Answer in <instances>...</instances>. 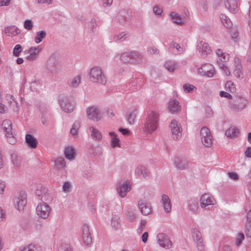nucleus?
<instances>
[{"label":"nucleus","instance_id":"f257e3e1","mask_svg":"<svg viewBox=\"0 0 251 251\" xmlns=\"http://www.w3.org/2000/svg\"><path fill=\"white\" fill-rule=\"evenodd\" d=\"M159 119V114L154 111H151L148 114L143 127V130L147 133H151L155 131L158 127Z\"/></svg>","mask_w":251,"mask_h":251},{"label":"nucleus","instance_id":"f03ea898","mask_svg":"<svg viewBox=\"0 0 251 251\" xmlns=\"http://www.w3.org/2000/svg\"><path fill=\"white\" fill-rule=\"evenodd\" d=\"M89 79L93 83L105 85L107 78L100 67H94L89 72Z\"/></svg>","mask_w":251,"mask_h":251},{"label":"nucleus","instance_id":"7ed1b4c3","mask_svg":"<svg viewBox=\"0 0 251 251\" xmlns=\"http://www.w3.org/2000/svg\"><path fill=\"white\" fill-rule=\"evenodd\" d=\"M46 68L49 72L51 74H57L60 68L59 62L57 56L55 54H51L47 60Z\"/></svg>","mask_w":251,"mask_h":251},{"label":"nucleus","instance_id":"20e7f679","mask_svg":"<svg viewBox=\"0 0 251 251\" xmlns=\"http://www.w3.org/2000/svg\"><path fill=\"white\" fill-rule=\"evenodd\" d=\"M59 103L62 109L64 112L71 113L73 111L75 105L71 102L69 97L63 95H60L59 96Z\"/></svg>","mask_w":251,"mask_h":251},{"label":"nucleus","instance_id":"39448f33","mask_svg":"<svg viewBox=\"0 0 251 251\" xmlns=\"http://www.w3.org/2000/svg\"><path fill=\"white\" fill-rule=\"evenodd\" d=\"M200 135L201 142L204 146L209 147L212 145V136L209 129L207 127L204 126L201 128Z\"/></svg>","mask_w":251,"mask_h":251},{"label":"nucleus","instance_id":"423d86ee","mask_svg":"<svg viewBox=\"0 0 251 251\" xmlns=\"http://www.w3.org/2000/svg\"><path fill=\"white\" fill-rule=\"evenodd\" d=\"M50 207L45 203L39 204L36 208V214L42 219H46L50 213Z\"/></svg>","mask_w":251,"mask_h":251},{"label":"nucleus","instance_id":"0eeeda50","mask_svg":"<svg viewBox=\"0 0 251 251\" xmlns=\"http://www.w3.org/2000/svg\"><path fill=\"white\" fill-rule=\"evenodd\" d=\"M199 75L208 77H212L215 73L214 66L209 63H205L201 65L198 70Z\"/></svg>","mask_w":251,"mask_h":251},{"label":"nucleus","instance_id":"6e6552de","mask_svg":"<svg viewBox=\"0 0 251 251\" xmlns=\"http://www.w3.org/2000/svg\"><path fill=\"white\" fill-rule=\"evenodd\" d=\"M173 137L175 140H179L181 137V126L177 122L173 120L169 125Z\"/></svg>","mask_w":251,"mask_h":251},{"label":"nucleus","instance_id":"1a4fd4ad","mask_svg":"<svg viewBox=\"0 0 251 251\" xmlns=\"http://www.w3.org/2000/svg\"><path fill=\"white\" fill-rule=\"evenodd\" d=\"M157 240L159 246L166 249H170L172 246V242L170 238L163 233L158 234Z\"/></svg>","mask_w":251,"mask_h":251},{"label":"nucleus","instance_id":"9d476101","mask_svg":"<svg viewBox=\"0 0 251 251\" xmlns=\"http://www.w3.org/2000/svg\"><path fill=\"white\" fill-rule=\"evenodd\" d=\"M87 115L89 119L98 121L101 118V111L99 107L92 106L87 108Z\"/></svg>","mask_w":251,"mask_h":251},{"label":"nucleus","instance_id":"9b49d317","mask_svg":"<svg viewBox=\"0 0 251 251\" xmlns=\"http://www.w3.org/2000/svg\"><path fill=\"white\" fill-rule=\"evenodd\" d=\"M26 195L24 191L20 192L18 197L15 199V207L19 211H21L24 209V207L26 204Z\"/></svg>","mask_w":251,"mask_h":251},{"label":"nucleus","instance_id":"f8f14e48","mask_svg":"<svg viewBox=\"0 0 251 251\" xmlns=\"http://www.w3.org/2000/svg\"><path fill=\"white\" fill-rule=\"evenodd\" d=\"M216 201L213 197L208 193L202 195L200 199V204L202 208H205L209 205H214Z\"/></svg>","mask_w":251,"mask_h":251},{"label":"nucleus","instance_id":"ddd939ff","mask_svg":"<svg viewBox=\"0 0 251 251\" xmlns=\"http://www.w3.org/2000/svg\"><path fill=\"white\" fill-rule=\"evenodd\" d=\"M188 164L189 161L185 157L177 156L174 159V165L178 170L186 169L188 167Z\"/></svg>","mask_w":251,"mask_h":251},{"label":"nucleus","instance_id":"4468645a","mask_svg":"<svg viewBox=\"0 0 251 251\" xmlns=\"http://www.w3.org/2000/svg\"><path fill=\"white\" fill-rule=\"evenodd\" d=\"M138 207L142 214L147 216L151 213V207L150 203L143 200H140L138 202Z\"/></svg>","mask_w":251,"mask_h":251},{"label":"nucleus","instance_id":"2eb2a0df","mask_svg":"<svg viewBox=\"0 0 251 251\" xmlns=\"http://www.w3.org/2000/svg\"><path fill=\"white\" fill-rule=\"evenodd\" d=\"M234 68L233 71L235 76L239 79L243 78V73L242 71V66L240 59L238 57L234 58Z\"/></svg>","mask_w":251,"mask_h":251},{"label":"nucleus","instance_id":"dca6fc26","mask_svg":"<svg viewBox=\"0 0 251 251\" xmlns=\"http://www.w3.org/2000/svg\"><path fill=\"white\" fill-rule=\"evenodd\" d=\"M41 48L39 46L32 47L29 48L27 51L29 54L26 57V59L29 61H33L36 60L39 56L40 52L41 51Z\"/></svg>","mask_w":251,"mask_h":251},{"label":"nucleus","instance_id":"f3484780","mask_svg":"<svg viewBox=\"0 0 251 251\" xmlns=\"http://www.w3.org/2000/svg\"><path fill=\"white\" fill-rule=\"evenodd\" d=\"M82 239L84 243L86 245H90L92 242V239L90 232L89 226L84 225L82 226Z\"/></svg>","mask_w":251,"mask_h":251},{"label":"nucleus","instance_id":"a211bd4d","mask_svg":"<svg viewBox=\"0 0 251 251\" xmlns=\"http://www.w3.org/2000/svg\"><path fill=\"white\" fill-rule=\"evenodd\" d=\"M131 188V184L130 183H121L117 188V192L121 197L124 198L126 196L127 193L130 190Z\"/></svg>","mask_w":251,"mask_h":251},{"label":"nucleus","instance_id":"6ab92c4d","mask_svg":"<svg viewBox=\"0 0 251 251\" xmlns=\"http://www.w3.org/2000/svg\"><path fill=\"white\" fill-rule=\"evenodd\" d=\"M161 203L165 212L166 213H168L171 212L172 210V203L171 199L168 195L166 194H163L162 195Z\"/></svg>","mask_w":251,"mask_h":251},{"label":"nucleus","instance_id":"aec40b11","mask_svg":"<svg viewBox=\"0 0 251 251\" xmlns=\"http://www.w3.org/2000/svg\"><path fill=\"white\" fill-rule=\"evenodd\" d=\"M197 48L200 54L203 57L206 56L211 52V50L208 45L203 42H200L198 44Z\"/></svg>","mask_w":251,"mask_h":251},{"label":"nucleus","instance_id":"412c9836","mask_svg":"<svg viewBox=\"0 0 251 251\" xmlns=\"http://www.w3.org/2000/svg\"><path fill=\"white\" fill-rule=\"evenodd\" d=\"M149 174L147 168L142 165H138L135 170V175L140 178H146L149 176Z\"/></svg>","mask_w":251,"mask_h":251},{"label":"nucleus","instance_id":"4be33fe9","mask_svg":"<svg viewBox=\"0 0 251 251\" xmlns=\"http://www.w3.org/2000/svg\"><path fill=\"white\" fill-rule=\"evenodd\" d=\"M168 107L170 112L172 114L178 112L180 109L179 103L176 100H171L169 102Z\"/></svg>","mask_w":251,"mask_h":251},{"label":"nucleus","instance_id":"5701e85b","mask_svg":"<svg viewBox=\"0 0 251 251\" xmlns=\"http://www.w3.org/2000/svg\"><path fill=\"white\" fill-rule=\"evenodd\" d=\"M92 138L97 142H100L102 136L101 133L97 128L92 126L89 128Z\"/></svg>","mask_w":251,"mask_h":251},{"label":"nucleus","instance_id":"b1692460","mask_svg":"<svg viewBox=\"0 0 251 251\" xmlns=\"http://www.w3.org/2000/svg\"><path fill=\"white\" fill-rule=\"evenodd\" d=\"M25 142L28 146L32 149H35L37 145V139L32 135L27 134L25 135Z\"/></svg>","mask_w":251,"mask_h":251},{"label":"nucleus","instance_id":"393cba45","mask_svg":"<svg viewBox=\"0 0 251 251\" xmlns=\"http://www.w3.org/2000/svg\"><path fill=\"white\" fill-rule=\"evenodd\" d=\"M216 53L219 59L217 61H219L220 62L225 63L229 60L228 54L223 52V50L221 49H217L216 50Z\"/></svg>","mask_w":251,"mask_h":251},{"label":"nucleus","instance_id":"a878e982","mask_svg":"<svg viewBox=\"0 0 251 251\" xmlns=\"http://www.w3.org/2000/svg\"><path fill=\"white\" fill-rule=\"evenodd\" d=\"M226 7L229 11L235 13L237 11V2L236 0H226Z\"/></svg>","mask_w":251,"mask_h":251},{"label":"nucleus","instance_id":"bb28decb","mask_svg":"<svg viewBox=\"0 0 251 251\" xmlns=\"http://www.w3.org/2000/svg\"><path fill=\"white\" fill-rule=\"evenodd\" d=\"M132 51L123 52L121 55V60L125 63L133 64Z\"/></svg>","mask_w":251,"mask_h":251},{"label":"nucleus","instance_id":"cd10ccee","mask_svg":"<svg viewBox=\"0 0 251 251\" xmlns=\"http://www.w3.org/2000/svg\"><path fill=\"white\" fill-rule=\"evenodd\" d=\"M136 117V110L131 109H129L127 111L126 119L128 123L131 125L134 123L135 119Z\"/></svg>","mask_w":251,"mask_h":251},{"label":"nucleus","instance_id":"c85d7f7f","mask_svg":"<svg viewBox=\"0 0 251 251\" xmlns=\"http://www.w3.org/2000/svg\"><path fill=\"white\" fill-rule=\"evenodd\" d=\"M4 32L7 35H12L13 36H15L19 33L18 28L14 25L5 27Z\"/></svg>","mask_w":251,"mask_h":251},{"label":"nucleus","instance_id":"c756f323","mask_svg":"<svg viewBox=\"0 0 251 251\" xmlns=\"http://www.w3.org/2000/svg\"><path fill=\"white\" fill-rule=\"evenodd\" d=\"M111 225L114 230H117L120 226V218L117 215H113L111 218Z\"/></svg>","mask_w":251,"mask_h":251},{"label":"nucleus","instance_id":"7c9ffc66","mask_svg":"<svg viewBox=\"0 0 251 251\" xmlns=\"http://www.w3.org/2000/svg\"><path fill=\"white\" fill-rule=\"evenodd\" d=\"M169 15L174 23L179 25H181L183 24V20L177 13L172 12Z\"/></svg>","mask_w":251,"mask_h":251},{"label":"nucleus","instance_id":"2f4dec72","mask_svg":"<svg viewBox=\"0 0 251 251\" xmlns=\"http://www.w3.org/2000/svg\"><path fill=\"white\" fill-rule=\"evenodd\" d=\"M81 78L80 75H76L68 81V85L72 87L76 88L81 82Z\"/></svg>","mask_w":251,"mask_h":251},{"label":"nucleus","instance_id":"473e14b6","mask_svg":"<svg viewBox=\"0 0 251 251\" xmlns=\"http://www.w3.org/2000/svg\"><path fill=\"white\" fill-rule=\"evenodd\" d=\"M131 53L133 63H139L142 62L144 57L141 53L136 51H132Z\"/></svg>","mask_w":251,"mask_h":251},{"label":"nucleus","instance_id":"72a5a7b5","mask_svg":"<svg viewBox=\"0 0 251 251\" xmlns=\"http://www.w3.org/2000/svg\"><path fill=\"white\" fill-rule=\"evenodd\" d=\"M109 135L111 137V147L114 148L120 147V140L117 138L116 134L114 132H110Z\"/></svg>","mask_w":251,"mask_h":251},{"label":"nucleus","instance_id":"f704fd0d","mask_svg":"<svg viewBox=\"0 0 251 251\" xmlns=\"http://www.w3.org/2000/svg\"><path fill=\"white\" fill-rule=\"evenodd\" d=\"M165 68L170 73H173L177 68V65L174 61L169 60L164 64Z\"/></svg>","mask_w":251,"mask_h":251},{"label":"nucleus","instance_id":"c9c22d12","mask_svg":"<svg viewBox=\"0 0 251 251\" xmlns=\"http://www.w3.org/2000/svg\"><path fill=\"white\" fill-rule=\"evenodd\" d=\"M2 128L5 131V133L12 132V124L11 122L9 120H5L3 121L1 125Z\"/></svg>","mask_w":251,"mask_h":251},{"label":"nucleus","instance_id":"e433bc0d","mask_svg":"<svg viewBox=\"0 0 251 251\" xmlns=\"http://www.w3.org/2000/svg\"><path fill=\"white\" fill-rule=\"evenodd\" d=\"M239 134V130L237 128L234 127H230L226 131V135L230 138L236 137Z\"/></svg>","mask_w":251,"mask_h":251},{"label":"nucleus","instance_id":"4c0bfd02","mask_svg":"<svg viewBox=\"0 0 251 251\" xmlns=\"http://www.w3.org/2000/svg\"><path fill=\"white\" fill-rule=\"evenodd\" d=\"M65 156L68 159H72L74 158L75 151L71 147H67L64 151Z\"/></svg>","mask_w":251,"mask_h":251},{"label":"nucleus","instance_id":"58836bf2","mask_svg":"<svg viewBox=\"0 0 251 251\" xmlns=\"http://www.w3.org/2000/svg\"><path fill=\"white\" fill-rule=\"evenodd\" d=\"M11 160L15 167H19L22 163V157L17 154L14 153L11 155Z\"/></svg>","mask_w":251,"mask_h":251},{"label":"nucleus","instance_id":"ea45409f","mask_svg":"<svg viewBox=\"0 0 251 251\" xmlns=\"http://www.w3.org/2000/svg\"><path fill=\"white\" fill-rule=\"evenodd\" d=\"M198 202L196 200H190L188 203V209L192 212H196L198 209Z\"/></svg>","mask_w":251,"mask_h":251},{"label":"nucleus","instance_id":"a19ab883","mask_svg":"<svg viewBox=\"0 0 251 251\" xmlns=\"http://www.w3.org/2000/svg\"><path fill=\"white\" fill-rule=\"evenodd\" d=\"M46 32L44 30L38 31L36 33L35 37V42L36 44L40 43L46 36Z\"/></svg>","mask_w":251,"mask_h":251},{"label":"nucleus","instance_id":"79ce46f5","mask_svg":"<svg viewBox=\"0 0 251 251\" xmlns=\"http://www.w3.org/2000/svg\"><path fill=\"white\" fill-rule=\"evenodd\" d=\"M80 127V122L78 121L75 122L73 125L72 128L71 129V134L74 136H76Z\"/></svg>","mask_w":251,"mask_h":251},{"label":"nucleus","instance_id":"37998d69","mask_svg":"<svg viewBox=\"0 0 251 251\" xmlns=\"http://www.w3.org/2000/svg\"><path fill=\"white\" fill-rule=\"evenodd\" d=\"M89 150L90 153L92 155L100 154L102 152V148L100 146H94L91 145L90 147Z\"/></svg>","mask_w":251,"mask_h":251},{"label":"nucleus","instance_id":"c03bdc74","mask_svg":"<svg viewBox=\"0 0 251 251\" xmlns=\"http://www.w3.org/2000/svg\"><path fill=\"white\" fill-rule=\"evenodd\" d=\"M20 251H39V250L36 245L30 244L25 247H21Z\"/></svg>","mask_w":251,"mask_h":251},{"label":"nucleus","instance_id":"a18cd8bd","mask_svg":"<svg viewBox=\"0 0 251 251\" xmlns=\"http://www.w3.org/2000/svg\"><path fill=\"white\" fill-rule=\"evenodd\" d=\"M194 242L202 240L201 232L196 228H194L192 232Z\"/></svg>","mask_w":251,"mask_h":251},{"label":"nucleus","instance_id":"49530a36","mask_svg":"<svg viewBox=\"0 0 251 251\" xmlns=\"http://www.w3.org/2000/svg\"><path fill=\"white\" fill-rule=\"evenodd\" d=\"M58 251H73V249L70 244L61 243L58 247Z\"/></svg>","mask_w":251,"mask_h":251},{"label":"nucleus","instance_id":"de8ad7c7","mask_svg":"<svg viewBox=\"0 0 251 251\" xmlns=\"http://www.w3.org/2000/svg\"><path fill=\"white\" fill-rule=\"evenodd\" d=\"M47 192V190L45 187H43V186L41 185H39L37 186L35 194L38 197H42V196H43L46 192Z\"/></svg>","mask_w":251,"mask_h":251},{"label":"nucleus","instance_id":"09e8293b","mask_svg":"<svg viewBox=\"0 0 251 251\" xmlns=\"http://www.w3.org/2000/svg\"><path fill=\"white\" fill-rule=\"evenodd\" d=\"M226 90L230 93H234L236 91V88L231 81H228L225 85Z\"/></svg>","mask_w":251,"mask_h":251},{"label":"nucleus","instance_id":"8fccbe9b","mask_svg":"<svg viewBox=\"0 0 251 251\" xmlns=\"http://www.w3.org/2000/svg\"><path fill=\"white\" fill-rule=\"evenodd\" d=\"M5 136L6 137L7 142L10 144L14 145L16 143V139L14 136L12 132L5 133Z\"/></svg>","mask_w":251,"mask_h":251},{"label":"nucleus","instance_id":"3c124183","mask_svg":"<svg viewBox=\"0 0 251 251\" xmlns=\"http://www.w3.org/2000/svg\"><path fill=\"white\" fill-rule=\"evenodd\" d=\"M40 199L43 201V203L50 202L52 201V197L50 193H47V192L42 196Z\"/></svg>","mask_w":251,"mask_h":251},{"label":"nucleus","instance_id":"603ef678","mask_svg":"<svg viewBox=\"0 0 251 251\" xmlns=\"http://www.w3.org/2000/svg\"><path fill=\"white\" fill-rule=\"evenodd\" d=\"M230 34L231 35V39L235 42H237L239 39V33L238 30L236 28H232L230 30Z\"/></svg>","mask_w":251,"mask_h":251},{"label":"nucleus","instance_id":"864d4df0","mask_svg":"<svg viewBox=\"0 0 251 251\" xmlns=\"http://www.w3.org/2000/svg\"><path fill=\"white\" fill-rule=\"evenodd\" d=\"M245 239L244 234L243 233H239L235 237V245L239 247Z\"/></svg>","mask_w":251,"mask_h":251},{"label":"nucleus","instance_id":"5fc2aeb1","mask_svg":"<svg viewBox=\"0 0 251 251\" xmlns=\"http://www.w3.org/2000/svg\"><path fill=\"white\" fill-rule=\"evenodd\" d=\"M55 164L58 169L63 168L65 165V159L62 157L58 158L55 160Z\"/></svg>","mask_w":251,"mask_h":251},{"label":"nucleus","instance_id":"6e6d98bb","mask_svg":"<svg viewBox=\"0 0 251 251\" xmlns=\"http://www.w3.org/2000/svg\"><path fill=\"white\" fill-rule=\"evenodd\" d=\"M183 89L185 93H191L196 88L192 84L185 83L183 85Z\"/></svg>","mask_w":251,"mask_h":251},{"label":"nucleus","instance_id":"4d7b16f0","mask_svg":"<svg viewBox=\"0 0 251 251\" xmlns=\"http://www.w3.org/2000/svg\"><path fill=\"white\" fill-rule=\"evenodd\" d=\"M217 64L220 69L224 72L226 75H228L230 74V72L227 67L225 65V63H223L222 62H220L219 61H217Z\"/></svg>","mask_w":251,"mask_h":251},{"label":"nucleus","instance_id":"13d9d810","mask_svg":"<svg viewBox=\"0 0 251 251\" xmlns=\"http://www.w3.org/2000/svg\"><path fill=\"white\" fill-rule=\"evenodd\" d=\"M244 232L247 237L251 238V222L246 223Z\"/></svg>","mask_w":251,"mask_h":251},{"label":"nucleus","instance_id":"bf43d9fd","mask_svg":"<svg viewBox=\"0 0 251 251\" xmlns=\"http://www.w3.org/2000/svg\"><path fill=\"white\" fill-rule=\"evenodd\" d=\"M9 108H11L13 111L18 112L19 110V106L18 103L15 100H13L10 101V103L8 104Z\"/></svg>","mask_w":251,"mask_h":251},{"label":"nucleus","instance_id":"052dcab7","mask_svg":"<svg viewBox=\"0 0 251 251\" xmlns=\"http://www.w3.org/2000/svg\"><path fill=\"white\" fill-rule=\"evenodd\" d=\"M196 245L197 250L196 251H205L204 246L203 240L195 242Z\"/></svg>","mask_w":251,"mask_h":251},{"label":"nucleus","instance_id":"680f3d73","mask_svg":"<svg viewBox=\"0 0 251 251\" xmlns=\"http://www.w3.org/2000/svg\"><path fill=\"white\" fill-rule=\"evenodd\" d=\"M126 214L130 221H132L136 218L134 211L131 209H128L126 211Z\"/></svg>","mask_w":251,"mask_h":251},{"label":"nucleus","instance_id":"e2e57ef3","mask_svg":"<svg viewBox=\"0 0 251 251\" xmlns=\"http://www.w3.org/2000/svg\"><path fill=\"white\" fill-rule=\"evenodd\" d=\"M25 28L28 30H31L33 28V23L30 20H26L24 24Z\"/></svg>","mask_w":251,"mask_h":251},{"label":"nucleus","instance_id":"0e129e2a","mask_svg":"<svg viewBox=\"0 0 251 251\" xmlns=\"http://www.w3.org/2000/svg\"><path fill=\"white\" fill-rule=\"evenodd\" d=\"M72 185L69 182H65L62 186L63 191L66 193L70 192L71 190Z\"/></svg>","mask_w":251,"mask_h":251},{"label":"nucleus","instance_id":"69168bd1","mask_svg":"<svg viewBox=\"0 0 251 251\" xmlns=\"http://www.w3.org/2000/svg\"><path fill=\"white\" fill-rule=\"evenodd\" d=\"M21 50H22V46L19 44L16 45L13 49V55L16 57L18 56L19 55V54H20V52L21 51Z\"/></svg>","mask_w":251,"mask_h":251},{"label":"nucleus","instance_id":"338daca9","mask_svg":"<svg viewBox=\"0 0 251 251\" xmlns=\"http://www.w3.org/2000/svg\"><path fill=\"white\" fill-rule=\"evenodd\" d=\"M146 221L144 220H142L141 221L140 225L137 229V232L138 234H141L142 232L143 229H144V228L146 226Z\"/></svg>","mask_w":251,"mask_h":251},{"label":"nucleus","instance_id":"774afa93","mask_svg":"<svg viewBox=\"0 0 251 251\" xmlns=\"http://www.w3.org/2000/svg\"><path fill=\"white\" fill-rule=\"evenodd\" d=\"M153 11L155 15L161 16L163 10L160 6L155 5L153 7Z\"/></svg>","mask_w":251,"mask_h":251}]
</instances>
